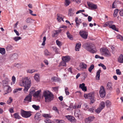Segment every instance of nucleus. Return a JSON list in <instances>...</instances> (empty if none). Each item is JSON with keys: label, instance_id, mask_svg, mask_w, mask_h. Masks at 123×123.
Listing matches in <instances>:
<instances>
[{"label": "nucleus", "instance_id": "f257e3e1", "mask_svg": "<svg viewBox=\"0 0 123 123\" xmlns=\"http://www.w3.org/2000/svg\"><path fill=\"white\" fill-rule=\"evenodd\" d=\"M19 85L24 87V91L25 92H26L31 86V80L28 79L27 77H23L19 82Z\"/></svg>", "mask_w": 123, "mask_h": 123}, {"label": "nucleus", "instance_id": "f03ea898", "mask_svg": "<svg viewBox=\"0 0 123 123\" xmlns=\"http://www.w3.org/2000/svg\"><path fill=\"white\" fill-rule=\"evenodd\" d=\"M43 95L45 98L46 102H49L53 101L54 98V96L52 93L49 91L46 90L44 91Z\"/></svg>", "mask_w": 123, "mask_h": 123}, {"label": "nucleus", "instance_id": "7ed1b4c3", "mask_svg": "<svg viewBox=\"0 0 123 123\" xmlns=\"http://www.w3.org/2000/svg\"><path fill=\"white\" fill-rule=\"evenodd\" d=\"M84 97L86 98H87L90 99L91 104L94 103L95 101L93 93L91 92L88 94H85Z\"/></svg>", "mask_w": 123, "mask_h": 123}, {"label": "nucleus", "instance_id": "20e7f679", "mask_svg": "<svg viewBox=\"0 0 123 123\" xmlns=\"http://www.w3.org/2000/svg\"><path fill=\"white\" fill-rule=\"evenodd\" d=\"M20 114L23 117L25 118L29 117L31 115L30 112L25 111L22 109L21 110Z\"/></svg>", "mask_w": 123, "mask_h": 123}, {"label": "nucleus", "instance_id": "39448f33", "mask_svg": "<svg viewBox=\"0 0 123 123\" xmlns=\"http://www.w3.org/2000/svg\"><path fill=\"white\" fill-rule=\"evenodd\" d=\"M86 49L87 50L92 53H94L96 52L95 47L92 44H90L89 45L86 47Z\"/></svg>", "mask_w": 123, "mask_h": 123}, {"label": "nucleus", "instance_id": "423d86ee", "mask_svg": "<svg viewBox=\"0 0 123 123\" xmlns=\"http://www.w3.org/2000/svg\"><path fill=\"white\" fill-rule=\"evenodd\" d=\"M105 103L104 102L102 101L100 104L98 108L95 110L96 112L98 113H99L101 110L105 107Z\"/></svg>", "mask_w": 123, "mask_h": 123}, {"label": "nucleus", "instance_id": "0eeeda50", "mask_svg": "<svg viewBox=\"0 0 123 123\" xmlns=\"http://www.w3.org/2000/svg\"><path fill=\"white\" fill-rule=\"evenodd\" d=\"M99 94L100 97L102 98H103L105 95L106 92L104 87L103 86H101L100 87L99 91Z\"/></svg>", "mask_w": 123, "mask_h": 123}, {"label": "nucleus", "instance_id": "6e6552de", "mask_svg": "<svg viewBox=\"0 0 123 123\" xmlns=\"http://www.w3.org/2000/svg\"><path fill=\"white\" fill-rule=\"evenodd\" d=\"M80 36L84 39H86L88 36V33L85 31H81L80 32Z\"/></svg>", "mask_w": 123, "mask_h": 123}, {"label": "nucleus", "instance_id": "1a4fd4ad", "mask_svg": "<svg viewBox=\"0 0 123 123\" xmlns=\"http://www.w3.org/2000/svg\"><path fill=\"white\" fill-rule=\"evenodd\" d=\"M4 90L5 92L4 95L10 92L11 91V89L10 87L8 85L3 87Z\"/></svg>", "mask_w": 123, "mask_h": 123}, {"label": "nucleus", "instance_id": "9d476101", "mask_svg": "<svg viewBox=\"0 0 123 123\" xmlns=\"http://www.w3.org/2000/svg\"><path fill=\"white\" fill-rule=\"evenodd\" d=\"M94 118L93 116L89 117L86 118L85 120V122L86 123H90L94 119Z\"/></svg>", "mask_w": 123, "mask_h": 123}, {"label": "nucleus", "instance_id": "9b49d317", "mask_svg": "<svg viewBox=\"0 0 123 123\" xmlns=\"http://www.w3.org/2000/svg\"><path fill=\"white\" fill-rule=\"evenodd\" d=\"M102 51L103 54L105 56L108 57L111 56V55L108 49H103L102 50Z\"/></svg>", "mask_w": 123, "mask_h": 123}, {"label": "nucleus", "instance_id": "f8f14e48", "mask_svg": "<svg viewBox=\"0 0 123 123\" xmlns=\"http://www.w3.org/2000/svg\"><path fill=\"white\" fill-rule=\"evenodd\" d=\"M41 92V90H38L37 92H35L33 95V96L35 98H40L41 97V95L40 93Z\"/></svg>", "mask_w": 123, "mask_h": 123}, {"label": "nucleus", "instance_id": "ddd939ff", "mask_svg": "<svg viewBox=\"0 0 123 123\" xmlns=\"http://www.w3.org/2000/svg\"><path fill=\"white\" fill-rule=\"evenodd\" d=\"M113 22L112 21H109L106 22L103 25V26L104 27L107 26L109 27L110 28L113 23Z\"/></svg>", "mask_w": 123, "mask_h": 123}, {"label": "nucleus", "instance_id": "4468645a", "mask_svg": "<svg viewBox=\"0 0 123 123\" xmlns=\"http://www.w3.org/2000/svg\"><path fill=\"white\" fill-rule=\"evenodd\" d=\"M87 4L88 6L92 8V9H96L97 8V6L96 5L92 3H87Z\"/></svg>", "mask_w": 123, "mask_h": 123}, {"label": "nucleus", "instance_id": "2eb2a0df", "mask_svg": "<svg viewBox=\"0 0 123 123\" xmlns=\"http://www.w3.org/2000/svg\"><path fill=\"white\" fill-rule=\"evenodd\" d=\"M31 94H29L24 99V100L31 102Z\"/></svg>", "mask_w": 123, "mask_h": 123}, {"label": "nucleus", "instance_id": "dca6fc26", "mask_svg": "<svg viewBox=\"0 0 123 123\" xmlns=\"http://www.w3.org/2000/svg\"><path fill=\"white\" fill-rule=\"evenodd\" d=\"M85 84L84 83H82L81 84L79 85V88L82 89V91H86L87 90L86 87L85 86Z\"/></svg>", "mask_w": 123, "mask_h": 123}, {"label": "nucleus", "instance_id": "f3484780", "mask_svg": "<svg viewBox=\"0 0 123 123\" xmlns=\"http://www.w3.org/2000/svg\"><path fill=\"white\" fill-rule=\"evenodd\" d=\"M107 85L106 88L107 90H110V91L112 90V84L111 83L108 82L107 84Z\"/></svg>", "mask_w": 123, "mask_h": 123}, {"label": "nucleus", "instance_id": "a211bd4d", "mask_svg": "<svg viewBox=\"0 0 123 123\" xmlns=\"http://www.w3.org/2000/svg\"><path fill=\"white\" fill-rule=\"evenodd\" d=\"M57 19L58 21L59 22H60L62 20L63 21H64L63 20V16L62 15L60 14H57Z\"/></svg>", "mask_w": 123, "mask_h": 123}, {"label": "nucleus", "instance_id": "6ab92c4d", "mask_svg": "<svg viewBox=\"0 0 123 123\" xmlns=\"http://www.w3.org/2000/svg\"><path fill=\"white\" fill-rule=\"evenodd\" d=\"M75 10L74 8H70L69 9L68 15L70 16H72L73 15L74 13L73 12Z\"/></svg>", "mask_w": 123, "mask_h": 123}, {"label": "nucleus", "instance_id": "aec40b11", "mask_svg": "<svg viewBox=\"0 0 123 123\" xmlns=\"http://www.w3.org/2000/svg\"><path fill=\"white\" fill-rule=\"evenodd\" d=\"M39 75L40 74H39L36 73L34 76V79L37 82H38L40 80Z\"/></svg>", "mask_w": 123, "mask_h": 123}, {"label": "nucleus", "instance_id": "412c9836", "mask_svg": "<svg viewBox=\"0 0 123 123\" xmlns=\"http://www.w3.org/2000/svg\"><path fill=\"white\" fill-rule=\"evenodd\" d=\"M81 113L79 110L76 111L74 112V115L75 117H78V118L81 116Z\"/></svg>", "mask_w": 123, "mask_h": 123}, {"label": "nucleus", "instance_id": "4be33fe9", "mask_svg": "<svg viewBox=\"0 0 123 123\" xmlns=\"http://www.w3.org/2000/svg\"><path fill=\"white\" fill-rule=\"evenodd\" d=\"M118 62L119 63H123V55H121L118 59Z\"/></svg>", "mask_w": 123, "mask_h": 123}, {"label": "nucleus", "instance_id": "5701e85b", "mask_svg": "<svg viewBox=\"0 0 123 123\" xmlns=\"http://www.w3.org/2000/svg\"><path fill=\"white\" fill-rule=\"evenodd\" d=\"M66 117L68 119V120L71 122H73L75 119L74 117L70 115L66 116Z\"/></svg>", "mask_w": 123, "mask_h": 123}, {"label": "nucleus", "instance_id": "b1692460", "mask_svg": "<svg viewBox=\"0 0 123 123\" xmlns=\"http://www.w3.org/2000/svg\"><path fill=\"white\" fill-rule=\"evenodd\" d=\"M101 72V70L100 69L97 72L96 76V80H99L100 79V74Z\"/></svg>", "mask_w": 123, "mask_h": 123}, {"label": "nucleus", "instance_id": "393cba45", "mask_svg": "<svg viewBox=\"0 0 123 123\" xmlns=\"http://www.w3.org/2000/svg\"><path fill=\"white\" fill-rule=\"evenodd\" d=\"M70 59V57L68 56H64L62 58V60L66 62L69 61Z\"/></svg>", "mask_w": 123, "mask_h": 123}, {"label": "nucleus", "instance_id": "a878e982", "mask_svg": "<svg viewBox=\"0 0 123 123\" xmlns=\"http://www.w3.org/2000/svg\"><path fill=\"white\" fill-rule=\"evenodd\" d=\"M13 116L15 118L17 119H19L21 118V117L19 116L18 113H16L14 114Z\"/></svg>", "mask_w": 123, "mask_h": 123}, {"label": "nucleus", "instance_id": "bb28decb", "mask_svg": "<svg viewBox=\"0 0 123 123\" xmlns=\"http://www.w3.org/2000/svg\"><path fill=\"white\" fill-rule=\"evenodd\" d=\"M40 113H37L35 115L34 117L35 119L36 120H39L40 119Z\"/></svg>", "mask_w": 123, "mask_h": 123}, {"label": "nucleus", "instance_id": "cd10ccee", "mask_svg": "<svg viewBox=\"0 0 123 123\" xmlns=\"http://www.w3.org/2000/svg\"><path fill=\"white\" fill-rule=\"evenodd\" d=\"M79 66L81 68L86 69V68L87 65L84 63H82L80 64Z\"/></svg>", "mask_w": 123, "mask_h": 123}, {"label": "nucleus", "instance_id": "c85d7f7f", "mask_svg": "<svg viewBox=\"0 0 123 123\" xmlns=\"http://www.w3.org/2000/svg\"><path fill=\"white\" fill-rule=\"evenodd\" d=\"M5 49L4 48L0 47V53L2 55L5 54Z\"/></svg>", "mask_w": 123, "mask_h": 123}, {"label": "nucleus", "instance_id": "c756f323", "mask_svg": "<svg viewBox=\"0 0 123 123\" xmlns=\"http://www.w3.org/2000/svg\"><path fill=\"white\" fill-rule=\"evenodd\" d=\"M81 46V44L80 43H77L76 45L75 48V49L76 51H79V49Z\"/></svg>", "mask_w": 123, "mask_h": 123}, {"label": "nucleus", "instance_id": "7c9ffc66", "mask_svg": "<svg viewBox=\"0 0 123 123\" xmlns=\"http://www.w3.org/2000/svg\"><path fill=\"white\" fill-rule=\"evenodd\" d=\"M13 47L10 45H8L6 47V49L7 51H9L12 49Z\"/></svg>", "mask_w": 123, "mask_h": 123}, {"label": "nucleus", "instance_id": "2f4dec72", "mask_svg": "<svg viewBox=\"0 0 123 123\" xmlns=\"http://www.w3.org/2000/svg\"><path fill=\"white\" fill-rule=\"evenodd\" d=\"M44 55L46 56L49 55L51 54V53L47 49L45 50L44 51Z\"/></svg>", "mask_w": 123, "mask_h": 123}, {"label": "nucleus", "instance_id": "473e14b6", "mask_svg": "<svg viewBox=\"0 0 123 123\" xmlns=\"http://www.w3.org/2000/svg\"><path fill=\"white\" fill-rule=\"evenodd\" d=\"M68 37L71 40H72L73 38L72 37V36L70 34L69 31H68L66 33Z\"/></svg>", "mask_w": 123, "mask_h": 123}, {"label": "nucleus", "instance_id": "72a5a7b5", "mask_svg": "<svg viewBox=\"0 0 123 123\" xmlns=\"http://www.w3.org/2000/svg\"><path fill=\"white\" fill-rule=\"evenodd\" d=\"M14 66L18 68H20L22 67V65L19 63H15L14 64Z\"/></svg>", "mask_w": 123, "mask_h": 123}, {"label": "nucleus", "instance_id": "f704fd0d", "mask_svg": "<svg viewBox=\"0 0 123 123\" xmlns=\"http://www.w3.org/2000/svg\"><path fill=\"white\" fill-rule=\"evenodd\" d=\"M37 71L34 69H29L27 70V72L28 73L32 74L34 72H37Z\"/></svg>", "mask_w": 123, "mask_h": 123}, {"label": "nucleus", "instance_id": "c9c22d12", "mask_svg": "<svg viewBox=\"0 0 123 123\" xmlns=\"http://www.w3.org/2000/svg\"><path fill=\"white\" fill-rule=\"evenodd\" d=\"M22 88H18L15 89L13 91V93L14 94H16V93L18 92V91H21L22 90Z\"/></svg>", "mask_w": 123, "mask_h": 123}, {"label": "nucleus", "instance_id": "e433bc0d", "mask_svg": "<svg viewBox=\"0 0 123 123\" xmlns=\"http://www.w3.org/2000/svg\"><path fill=\"white\" fill-rule=\"evenodd\" d=\"M21 39V37H14L13 38V39L15 42H17L18 40Z\"/></svg>", "mask_w": 123, "mask_h": 123}, {"label": "nucleus", "instance_id": "4c0bfd02", "mask_svg": "<svg viewBox=\"0 0 123 123\" xmlns=\"http://www.w3.org/2000/svg\"><path fill=\"white\" fill-rule=\"evenodd\" d=\"M55 123H64L65 121L62 120H55Z\"/></svg>", "mask_w": 123, "mask_h": 123}, {"label": "nucleus", "instance_id": "58836bf2", "mask_svg": "<svg viewBox=\"0 0 123 123\" xmlns=\"http://www.w3.org/2000/svg\"><path fill=\"white\" fill-rule=\"evenodd\" d=\"M52 48L53 50L55 51L56 53L58 54L59 53V49H58L55 47H53Z\"/></svg>", "mask_w": 123, "mask_h": 123}, {"label": "nucleus", "instance_id": "ea45409f", "mask_svg": "<svg viewBox=\"0 0 123 123\" xmlns=\"http://www.w3.org/2000/svg\"><path fill=\"white\" fill-rule=\"evenodd\" d=\"M105 104L107 107H109L111 105V102L109 100H107L105 102Z\"/></svg>", "mask_w": 123, "mask_h": 123}, {"label": "nucleus", "instance_id": "a19ab883", "mask_svg": "<svg viewBox=\"0 0 123 123\" xmlns=\"http://www.w3.org/2000/svg\"><path fill=\"white\" fill-rule=\"evenodd\" d=\"M94 67V65L93 64L91 65L88 69V71L90 72H91L92 70L93 69Z\"/></svg>", "mask_w": 123, "mask_h": 123}, {"label": "nucleus", "instance_id": "79ce46f5", "mask_svg": "<svg viewBox=\"0 0 123 123\" xmlns=\"http://www.w3.org/2000/svg\"><path fill=\"white\" fill-rule=\"evenodd\" d=\"M110 28L115 31H118V30L116 28L115 26L114 25H112L111 26H110Z\"/></svg>", "mask_w": 123, "mask_h": 123}, {"label": "nucleus", "instance_id": "37998d69", "mask_svg": "<svg viewBox=\"0 0 123 123\" xmlns=\"http://www.w3.org/2000/svg\"><path fill=\"white\" fill-rule=\"evenodd\" d=\"M66 65V63L65 62L63 61L62 62L60 63L59 66H65Z\"/></svg>", "mask_w": 123, "mask_h": 123}, {"label": "nucleus", "instance_id": "c03bdc74", "mask_svg": "<svg viewBox=\"0 0 123 123\" xmlns=\"http://www.w3.org/2000/svg\"><path fill=\"white\" fill-rule=\"evenodd\" d=\"M53 34L52 35V36L53 37H54L55 36H56L57 34H58L56 30H55L53 31Z\"/></svg>", "mask_w": 123, "mask_h": 123}, {"label": "nucleus", "instance_id": "a18cd8bd", "mask_svg": "<svg viewBox=\"0 0 123 123\" xmlns=\"http://www.w3.org/2000/svg\"><path fill=\"white\" fill-rule=\"evenodd\" d=\"M118 12V9H116L115 10L114 13V17H116L117 16Z\"/></svg>", "mask_w": 123, "mask_h": 123}, {"label": "nucleus", "instance_id": "49530a36", "mask_svg": "<svg viewBox=\"0 0 123 123\" xmlns=\"http://www.w3.org/2000/svg\"><path fill=\"white\" fill-rule=\"evenodd\" d=\"M32 107L35 110H38L40 108V107L39 106H37L35 105H32Z\"/></svg>", "mask_w": 123, "mask_h": 123}, {"label": "nucleus", "instance_id": "de8ad7c7", "mask_svg": "<svg viewBox=\"0 0 123 123\" xmlns=\"http://www.w3.org/2000/svg\"><path fill=\"white\" fill-rule=\"evenodd\" d=\"M65 1V5L66 6H68L70 3L71 2L70 0H64Z\"/></svg>", "mask_w": 123, "mask_h": 123}, {"label": "nucleus", "instance_id": "09e8293b", "mask_svg": "<svg viewBox=\"0 0 123 123\" xmlns=\"http://www.w3.org/2000/svg\"><path fill=\"white\" fill-rule=\"evenodd\" d=\"M56 43L60 47L62 45L61 42L58 40H57L56 41Z\"/></svg>", "mask_w": 123, "mask_h": 123}, {"label": "nucleus", "instance_id": "8fccbe9b", "mask_svg": "<svg viewBox=\"0 0 123 123\" xmlns=\"http://www.w3.org/2000/svg\"><path fill=\"white\" fill-rule=\"evenodd\" d=\"M12 83H11V84L12 85V84H13L15 83V80L16 78L14 76H13L12 77Z\"/></svg>", "mask_w": 123, "mask_h": 123}, {"label": "nucleus", "instance_id": "3c124183", "mask_svg": "<svg viewBox=\"0 0 123 123\" xmlns=\"http://www.w3.org/2000/svg\"><path fill=\"white\" fill-rule=\"evenodd\" d=\"M3 87H4L7 86H8L7 81L5 80H4L3 81Z\"/></svg>", "mask_w": 123, "mask_h": 123}, {"label": "nucleus", "instance_id": "603ef678", "mask_svg": "<svg viewBox=\"0 0 123 123\" xmlns=\"http://www.w3.org/2000/svg\"><path fill=\"white\" fill-rule=\"evenodd\" d=\"M46 40V37L45 36L44 37H43V41L42 43V45L43 46H44L45 45V42Z\"/></svg>", "mask_w": 123, "mask_h": 123}, {"label": "nucleus", "instance_id": "864d4df0", "mask_svg": "<svg viewBox=\"0 0 123 123\" xmlns=\"http://www.w3.org/2000/svg\"><path fill=\"white\" fill-rule=\"evenodd\" d=\"M43 117L46 118H50L51 117V116L47 114H43Z\"/></svg>", "mask_w": 123, "mask_h": 123}, {"label": "nucleus", "instance_id": "5fc2aeb1", "mask_svg": "<svg viewBox=\"0 0 123 123\" xmlns=\"http://www.w3.org/2000/svg\"><path fill=\"white\" fill-rule=\"evenodd\" d=\"M98 66H101L103 68V69L104 70H105L106 69V67H105V66L102 63H100V64H98Z\"/></svg>", "mask_w": 123, "mask_h": 123}, {"label": "nucleus", "instance_id": "6e6d98bb", "mask_svg": "<svg viewBox=\"0 0 123 123\" xmlns=\"http://www.w3.org/2000/svg\"><path fill=\"white\" fill-rule=\"evenodd\" d=\"M18 57V55L17 54H14L12 55V57L14 59H17Z\"/></svg>", "mask_w": 123, "mask_h": 123}, {"label": "nucleus", "instance_id": "4d7b16f0", "mask_svg": "<svg viewBox=\"0 0 123 123\" xmlns=\"http://www.w3.org/2000/svg\"><path fill=\"white\" fill-rule=\"evenodd\" d=\"M12 98L11 97H10L9 98V99L7 101V103L8 104L11 103L12 102Z\"/></svg>", "mask_w": 123, "mask_h": 123}, {"label": "nucleus", "instance_id": "13d9d810", "mask_svg": "<svg viewBox=\"0 0 123 123\" xmlns=\"http://www.w3.org/2000/svg\"><path fill=\"white\" fill-rule=\"evenodd\" d=\"M117 39H120L122 40H123V37L120 35H118L117 37Z\"/></svg>", "mask_w": 123, "mask_h": 123}, {"label": "nucleus", "instance_id": "bf43d9fd", "mask_svg": "<svg viewBox=\"0 0 123 123\" xmlns=\"http://www.w3.org/2000/svg\"><path fill=\"white\" fill-rule=\"evenodd\" d=\"M32 19L31 18H27L25 20L26 22L28 23H29L31 22Z\"/></svg>", "mask_w": 123, "mask_h": 123}, {"label": "nucleus", "instance_id": "052dcab7", "mask_svg": "<svg viewBox=\"0 0 123 123\" xmlns=\"http://www.w3.org/2000/svg\"><path fill=\"white\" fill-rule=\"evenodd\" d=\"M81 105H76L73 107V108L74 109H75L77 108H80L81 107Z\"/></svg>", "mask_w": 123, "mask_h": 123}, {"label": "nucleus", "instance_id": "680f3d73", "mask_svg": "<svg viewBox=\"0 0 123 123\" xmlns=\"http://www.w3.org/2000/svg\"><path fill=\"white\" fill-rule=\"evenodd\" d=\"M116 73L117 74L120 75L121 74V72L120 71L119 69H117L116 70Z\"/></svg>", "mask_w": 123, "mask_h": 123}, {"label": "nucleus", "instance_id": "e2e57ef3", "mask_svg": "<svg viewBox=\"0 0 123 123\" xmlns=\"http://www.w3.org/2000/svg\"><path fill=\"white\" fill-rule=\"evenodd\" d=\"M29 11L31 15H33L34 16H36V14H33L32 13L33 12V11L32 10H31L29 9Z\"/></svg>", "mask_w": 123, "mask_h": 123}, {"label": "nucleus", "instance_id": "0e129e2a", "mask_svg": "<svg viewBox=\"0 0 123 123\" xmlns=\"http://www.w3.org/2000/svg\"><path fill=\"white\" fill-rule=\"evenodd\" d=\"M45 122L46 123H52L50 120L49 119H47L45 120Z\"/></svg>", "mask_w": 123, "mask_h": 123}, {"label": "nucleus", "instance_id": "69168bd1", "mask_svg": "<svg viewBox=\"0 0 123 123\" xmlns=\"http://www.w3.org/2000/svg\"><path fill=\"white\" fill-rule=\"evenodd\" d=\"M94 110V107H92L91 108H89V111L91 113L93 112V111Z\"/></svg>", "mask_w": 123, "mask_h": 123}, {"label": "nucleus", "instance_id": "338daca9", "mask_svg": "<svg viewBox=\"0 0 123 123\" xmlns=\"http://www.w3.org/2000/svg\"><path fill=\"white\" fill-rule=\"evenodd\" d=\"M84 106L85 107V109L86 110L88 108V107L87 104L86 103L84 104Z\"/></svg>", "mask_w": 123, "mask_h": 123}, {"label": "nucleus", "instance_id": "774afa93", "mask_svg": "<svg viewBox=\"0 0 123 123\" xmlns=\"http://www.w3.org/2000/svg\"><path fill=\"white\" fill-rule=\"evenodd\" d=\"M9 111L11 113H12L14 112L13 108H10L9 109Z\"/></svg>", "mask_w": 123, "mask_h": 123}]
</instances>
